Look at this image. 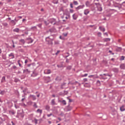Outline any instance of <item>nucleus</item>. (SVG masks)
Returning <instances> with one entry per match:
<instances>
[{
  "label": "nucleus",
  "instance_id": "052dcab7",
  "mask_svg": "<svg viewBox=\"0 0 125 125\" xmlns=\"http://www.w3.org/2000/svg\"><path fill=\"white\" fill-rule=\"evenodd\" d=\"M37 97H40V94L37 95Z\"/></svg>",
  "mask_w": 125,
  "mask_h": 125
},
{
  "label": "nucleus",
  "instance_id": "e2e57ef3",
  "mask_svg": "<svg viewBox=\"0 0 125 125\" xmlns=\"http://www.w3.org/2000/svg\"><path fill=\"white\" fill-rule=\"evenodd\" d=\"M104 35H106V36H108V34H107V33H104Z\"/></svg>",
  "mask_w": 125,
  "mask_h": 125
},
{
  "label": "nucleus",
  "instance_id": "4d7b16f0",
  "mask_svg": "<svg viewBox=\"0 0 125 125\" xmlns=\"http://www.w3.org/2000/svg\"><path fill=\"white\" fill-rule=\"evenodd\" d=\"M26 20L25 19H22V22H24V21H25Z\"/></svg>",
  "mask_w": 125,
  "mask_h": 125
},
{
  "label": "nucleus",
  "instance_id": "f8f14e48",
  "mask_svg": "<svg viewBox=\"0 0 125 125\" xmlns=\"http://www.w3.org/2000/svg\"><path fill=\"white\" fill-rule=\"evenodd\" d=\"M20 42H21V44H24L25 43V40L24 39H21L20 40Z\"/></svg>",
  "mask_w": 125,
  "mask_h": 125
},
{
  "label": "nucleus",
  "instance_id": "b1692460",
  "mask_svg": "<svg viewBox=\"0 0 125 125\" xmlns=\"http://www.w3.org/2000/svg\"><path fill=\"white\" fill-rule=\"evenodd\" d=\"M45 109L46 110H49V109H50V107L49 106V105H46Z\"/></svg>",
  "mask_w": 125,
  "mask_h": 125
},
{
  "label": "nucleus",
  "instance_id": "bf43d9fd",
  "mask_svg": "<svg viewBox=\"0 0 125 125\" xmlns=\"http://www.w3.org/2000/svg\"><path fill=\"white\" fill-rule=\"evenodd\" d=\"M58 120H59V121H61V118H58Z\"/></svg>",
  "mask_w": 125,
  "mask_h": 125
},
{
  "label": "nucleus",
  "instance_id": "0e129e2a",
  "mask_svg": "<svg viewBox=\"0 0 125 125\" xmlns=\"http://www.w3.org/2000/svg\"><path fill=\"white\" fill-rule=\"evenodd\" d=\"M13 47H15V45H14V44L13 45Z\"/></svg>",
  "mask_w": 125,
  "mask_h": 125
},
{
  "label": "nucleus",
  "instance_id": "6ab92c4d",
  "mask_svg": "<svg viewBox=\"0 0 125 125\" xmlns=\"http://www.w3.org/2000/svg\"><path fill=\"white\" fill-rule=\"evenodd\" d=\"M5 82V77L3 76L1 79V83H4Z\"/></svg>",
  "mask_w": 125,
  "mask_h": 125
},
{
  "label": "nucleus",
  "instance_id": "a18cd8bd",
  "mask_svg": "<svg viewBox=\"0 0 125 125\" xmlns=\"http://www.w3.org/2000/svg\"><path fill=\"white\" fill-rule=\"evenodd\" d=\"M22 97H24V98L21 99L22 102H24V100H25V96H22Z\"/></svg>",
  "mask_w": 125,
  "mask_h": 125
},
{
  "label": "nucleus",
  "instance_id": "ea45409f",
  "mask_svg": "<svg viewBox=\"0 0 125 125\" xmlns=\"http://www.w3.org/2000/svg\"><path fill=\"white\" fill-rule=\"evenodd\" d=\"M18 64H19L20 67H21V63H20V60H19V61H18Z\"/></svg>",
  "mask_w": 125,
  "mask_h": 125
},
{
  "label": "nucleus",
  "instance_id": "c756f323",
  "mask_svg": "<svg viewBox=\"0 0 125 125\" xmlns=\"http://www.w3.org/2000/svg\"><path fill=\"white\" fill-rule=\"evenodd\" d=\"M33 106L35 107V108H38V105H37V103H34Z\"/></svg>",
  "mask_w": 125,
  "mask_h": 125
},
{
  "label": "nucleus",
  "instance_id": "49530a36",
  "mask_svg": "<svg viewBox=\"0 0 125 125\" xmlns=\"http://www.w3.org/2000/svg\"><path fill=\"white\" fill-rule=\"evenodd\" d=\"M12 23H13L14 24V25H15V24H16V23H15V21H14L13 20L11 21Z\"/></svg>",
  "mask_w": 125,
  "mask_h": 125
},
{
  "label": "nucleus",
  "instance_id": "603ef678",
  "mask_svg": "<svg viewBox=\"0 0 125 125\" xmlns=\"http://www.w3.org/2000/svg\"><path fill=\"white\" fill-rule=\"evenodd\" d=\"M92 77H93V75H90L88 76L89 78H92Z\"/></svg>",
  "mask_w": 125,
  "mask_h": 125
},
{
  "label": "nucleus",
  "instance_id": "2eb2a0df",
  "mask_svg": "<svg viewBox=\"0 0 125 125\" xmlns=\"http://www.w3.org/2000/svg\"><path fill=\"white\" fill-rule=\"evenodd\" d=\"M83 7H84V5H80V6H78L77 8L78 9H82L83 8Z\"/></svg>",
  "mask_w": 125,
  "mask_h": 125
},
{
  "label": "nucleus",
  "instance_id": "3c124183",
  "mask_svg": "<svg viewBox=\"0 0 125 125\" xmlns=\"http://www.w3.org/2000/svg\"><path fill=\"white\" fill-rule=\"evenodd\" d=\"M38 27H39V28H41L42 27V24H39Z\"/></svg>",
  "mask_w": 125,
  "mask_h": 125
},
{
  "label": "nucleus",
  "instance_id": "2f4dec72",
  "mask_svg": "<svg viewBox=\"0 0 125 125\" xmlns=\"http://www.w3.org/2000/svg\"><path fill=\"white\" fill-rule=\"evenodd\" d=\"M104 76H105V77H112V75H110L109 74H104Z\"/></svg>",
  "mask_w": 125,
  "mask_h": 125
},
{
  "label": "nucleus",
  "instance_id": "79ce46f5",
  "mask_svg": "<svg viewBox=\"0 0 125 125\" xmlns=\"http://www.w3.org/2000/svg\"><path fill=\"white\" fill-rule=\"evenodd\" d=\"M47 117H49L52 116V113H50V114H47Z\"/></svg>",
  "mask_w": 125,
  "mask_h": 125
},
{
  "label": "nucleus",
  "instance_id": "bb28decb",
  "mask_svg": "<svg viewBox=\"0 0 125 125\" xmlns=\"http://www.w3.org/2000/svg\"><path fill=\"white\" fill-rule=\"evenodd\" d=\"M110 39L109 38H106L104 39L105 42H110Z\"/></svg>",
  "mask_w": 125,
  "mask_h": 125
},
{
  "label": "nucleus",
  "instance_id": "f257e3e1",
  "mask_svg": "<svg viewBox=\"0 0 125 125\" xmlns=\"http://www.w3.org/2000/svg\"><path fill=\"white\" fill-rule=\"evenodd\" d=\"M89 12H90V10L89 9H85L83 11V14L84 15H87V14H89Z\"/></svg>",
  "mask_w": 125,
  "mask_h": 125
},
{
  "label": "nucleus",
  "instance_id": "4be33fe9",
  "mask_svg": "<svg viewBox=\"0 0 125 125\" xmlns=\"http://www.w3.org/2000/svg\"><path fill=\"white\" fill-rule=\"evenodd\" d=\"M48 39H50V40H51V44H52V41H53V39H51L50 37H47L46 38V40L47 41V40H48Z\"/></svg>",
  "mask_w": 125,
  "mask_h": 125
},
{
  "label": "nucleus",
  "instance_id": "0eeeda50",
  "mask_svg": "<svg viewBox=\"0 0 125 125\" xmlns=\"http://www.w3.org/2000/svg\"><path fill=\"white\" fill-rule=\"evenodd\" d=\"M9 57H11V59L14 58V54L13 53H10L8 55Z\"/></svg>",
  "mask_w": 125,
  "mask_h": 125
},
{
  "label": "nucleus",
  "instance_id": "58836bf2",
  "mask_svg": "<svg viewBox=\"0 0 125 125\" xmlns=\"http://www.w3.org/2000/svg\"><path fill=\"white\" fill-rule=\"evenodd\" d=\"M34 123L37 124H38V120L36 119H34Z\"/></svg>",
  "mask_w": 125,
  "mask_h": 125
},
{
  "label": "nucleus",
  "instance_id": "9d476101",
  "mask_svg": "<svg viewBox=\"0 0 125 125\" xmlns=\"http://www.w3.org/2000/svg\"><path fill=\"white\" fill-rule=\"evenodd\" d=\"M98 10L99 11H102V7L100 5H98Z\"/></svg>",
  "mask_w": 125,
  "mask_h": 125
},
{
  "label": "nucleus",
  "instance_id": "39448f33",
  "mask_svg": "<svg viewBox=\"0 0 125 125\" xmlns=\"http://www.w3.org/2000/svg\"><path fill=\"white\" fill-rule=\"evenodd\" d=\"M29 97H30V98H32V100H36V99H37L36 96L34 95H30L29 96Z\"/></svg>",
  "mask_w": 125,
  "mask_h": 125
},
{
  "label": "nucleus",
  "instance_id": "5fc2aeb1",
  "mask_svg": "<svg viewBox=\"0 0 125 125\" xmlns=\"http://www.w3.org/2000/svg\"><path fill=\"white\" fill-rule=\"evenodd\" d=\"M11 123H12V125H15V124H14L13 121L11 122Z\"/></svg>",
  "mask_w": 125,
  "mask_h": 125
},
{
  "label": "nucleus",
  "instance_id": "e433bc0d",
  "mask_svg": "<svg viewBox=\"0 0 125 125\" xmlns=\"http://www.w3.org/2000/svg\"><path fill=\"white\" fill-rule=\"evenodd\" d=\"M62 35L64 37H67V36H68V33H63Z\"/></svg>",
  "mask_w": 125,
  "mask_h": 125
},
{
  "label": "nucleus",
  "instance_id": "6e6d98bb",
  "mask_svg": "<svg viewBox=\"0 0 125 125\" xmlns=\"http://www.w3.org/2000/svg\"><path fill=\"white\" fill-rule=\"evenodd\" d=\"M18 18H20V19H22V17H21V16H19V17H18Z\"/></svg>",
  "mask_w": 125,
  "mask_h": 125
},
{
  "label": "nucleus",
  "instance_id": "cd10ccee",
  "mask_svg": "<svg viewBox=\"0 0 125 125\" xmlns=\"http://www.w3.org/2000/svg\"><path fill=\"white\" fill-rule=\"evenodd\" d=\"M97 85H98L99 86L101 85V83H100V81H97Z\"/></svg>",
  "mask_w": 125,
  "mask_h": 125
},
{
  "label": "nucleus",
  "instance_id": "c85d7f7f",
  "mask_svg": "<svg viewBox=\"0 0 125 125\" xmlns=\"http://www.w3.org/2000/svg\"><path fill=\"white\" fill-rule=\"evenodd\" d=\"M44 23L45 24V25H48V24H49V21H44Z\"/></svg>",
  "mask_w": 125,
  "mask_h": 125
},
{
  "label": "nucleus",
  "instance_id": "a878e982",
  "mask_svg": "<svg viewBox=\"0 0 125 125\" xmlns=\"http://www.w3.org/2000/svg\"><path fill=\"white\" fill-rule=\"evenodd\" d=\"M23 73H30L28 69H25L23 70Z\"/></svg>",
  "mask_w": 125,
  "mask_h": 125
},
{
  "label": "nucleus",
  "instance_id": "412c9836",
  "mask_svg": "<svg viewBox=\"0 0 125 125\" xmlns=\"http://www.w3.org/2000/svg\"><path fill=\"white\" fill-rule=\"evenodd\" d=\"M37 113H40V114H42V109H38L37 110Z\"/></svg>",
  "mask_w": 125,
  "mask_h": 125
},
{
  "label": "nucleus",
  "instance_id": "72a5a7b5",
  "mask_svg": "<svg viewBox=\"0 0 125 125\" xmlns=\"http://www.w3.org/2000/svg\"><path fill=\"white\" fill-rule=\"evenodd\" d=\"M69 11H70V13H74V10H73L72 9H70Z\"/></svg>",
  "mask_w": 125,
  "mask_h": 125
},
{
  "label": "nucleus",
  "instance_id": "c9c22d12",
  "mask_svg": "<svg viewBox=\"0 0 125 125\" xmlns=\"http://www.w3.org/2000/svg\"><path fill=\"white\" fill-rule=\"evenodd\" d=\"M71 68H72V66H67V69L68 70H71Z\"/></svg>",
  "mask_w": 125,
  "mask_h": 125
},
{
  "label": "nucleus",
  "instance_id": "7c9ffc66",
  "mask_svg": "<svg viewBox=\"0 0 125 125\" xmlns=\"http://www.w3.org/2000/svg\"><path fill=\"white\" fill-rule=\"evenodd\" d=\"M73 3H74V4H75V5H78L79 4V3H78V1H74Z\"/></svg>",
  "mask_w": 125,
  "mask_h": 125
},
{
  "label": "nucleus",
  "instance_id": "774afa93",
  "mask_svg": "<svg viewBox=\"0 0 125 125\" xmlns=\"http://www.w3.org/2000/svg\"><path fill=\"white\" fill-rule=\"evenodd\" d=\"M8 19H9V20H11V19L10 18H9Z\"/></svg>",
  "mask_w": 125,
  "mask_h": 125
},
{
  "label": "nucleus",
  "instance_id": "864d4df0",
  "mask_svg": "<svg viewBox=\"0 0 125 125\" xmlns=\"http://www.w3.org/2000/svg\"><path fill=\"white\" fill-rule=\"evenodd\" d=\"M84 82H87V79H84Z\"/></svg>",
  "mask_w": 125,
  "mask_h": 125
},
{
  "label": "nucleus",
  "instance_id": "8fccbe9b",
  "mask_svg": "<svg viewBox=\"0 0 125 125\" xmlns=\"http://www.w3.org/2000/svg\"><path fill=\"white\" fill-rule=\"evenodd\" d=\"M15 83H17V82H18V79H15Z\"/></svg>",
  "mask_w": 125,
  "mask_h": 125
},
{
  "label": "nucleus",
  "instance_id": "09e8293b",
  "mask_svg": "<svg viewBox=\"0 0 125 125\" xmlns=\"http://www.w3.org/2000/svg\"><path fill=\"white\" fill-rule=\"evenodd\" d=\"M70 7L71 8H73V7H74V6H73V4L72 3H70Z\"/></svg>",
  "mask_w": 125,
  "mask_h": 125
},
{
  "label": "nucleus",
  "instance_id": "c03bdc74",
  "mask_svg": "<svg viewBox=\"0 0 125 125\" xmlns=\"http://www.w3.org/2000/svg\"><path fill=\"white\" fill-rule=\"evenodd\" d=\"M87 74H85L84 75H82V77H87Z\"/></svg>",
  "mask_w": 125,
  "mask_h": 125
},
{
  "label": "nucleus",
  "instance_id": "a211bd4d",
  "mask_svg": "<svg viewBox=\"0 0 125 125\" xmlns=\"http://www.w3.org/2000/svg\"><path fill=\"white\" fill-rule=\"evenodd\" d=\"M32 104H33V102L32 101H29L27 102V105H28L29 106H31V105H32Z\"/></svg>",
  "mask_w": 125,
  "mask_h": 125
},
{
  "label": "nucleus",
  "instance_id": "13d9d810",
  "mask_svg": "<svg viewBox=\"0 0 125 125\" xmlns=\"http://www.w3.org/2000/svg\"><path fill=\"white\" fill-rule=\"evenodd\" d=\"M68 18H69V17H65V19H68Z\"/></svg>",
  "mask_w": 125,
  "mask_h": 125
},
{
  "label": "nucleus",
  "instance_id": "dca6fc26",
  "mask_svg": "<svg viewBox=\"0 0 125 125\" xmlns=\"http://www.w3.org/2000/svg\"><path fill=\"white\" fill-rule=\"evenodd\" d=\"M99 29L101 30V31H102V32H105V28L102 27V26H100Z\"/></svg>",
  "mask_w": 125,
  "mask_h": 125
},
{
  "label": "nucleus",
  "instance_id": "4468645a",
  "mask_svg": "<svg viewBox=\"0 0 125 125\" xmlns=\"http://www.w3.org/2000/svg\"><path fill=\"white\" fill-rule=\"evenodd\" d=\"M51 104L52 105H56V104H55V100L54 99L51 100Z\"/></svg>",
  "mask_w": 125,
  "mask_h": 125
},
{
  "label": "nucleus",
  "instance_id": "de8ad7c7",
  "mask_svg": "<svg viewBox=\"0 0 125 125\" xmlns=\"http://www.w3.org/2000/svg\"><path fill=\"white\" fill-rule=\"evenodd\" d=\"M24 63H25V64H27V63H28V60H25V62H24Z\"/></svg>",
  "mask_w": 125,
  "mask_h": 125
},
{
  "label": "nucleus",
  "instance_id": "69168bd1",
  "mask_svg": "<svg viewBox=\"0 0 125 125\" xmlns=\"http://www.w3.org/2000/svg\"><path fill=\"white\" fill-rule=\"evenodd\" d=\"M23 106H26L25 104H23Z\"/></svg>",
  "mask_w": 125,
  "mask_h": 125
},
{
  "label": "nucleus",
  "instance_id": "f3484780",
  "mask_svg": "<svg viewBox=\"0 0 125 125\" xmlns=\"http://www.w3.org/2000/svg\"><path fill=\"white\" fill-rule=\"evenodd\" d=\"M114 6L119 7V8H122V5L120 4H117V5H116V4H114Z\"/></svg>",
  "mask_w": 125,
  "mask_h": 125
},
{
  "label": "nucleus",
  "instance_id": "1a4fd4ad",
  "mask_svg": "<svg viewBox=\"0 0 125 125\" xmlns=\"http://www.w3.org/2000/svg\"><path fill=\"white\" fill-rule=\"evenodd\" d=\"M120 110L121 112H123V111H125V105H122L120 107Z\"/></svg>",
  "mask_w": 125,
  "mask_h": 125
},
{
  "label": "nucleus",
  "instance_id": "20e7f679",
  "mask_svg": "<svg viewBox=\"0 0 125 125\" xmlns=\"http://www.w3.org/2000/svg\"><path fill=\"white\" fill-rule=\"evenodd\" d=\"M64 14H65V15H66V16L68 17V18H70V17H71V15H70V13L66 11Z\"/></svg>",
  "mask_w": 125,
  "mask_h": 125
},
{
  "label": "nucleus",
  "instance_id": "aec40b11",
  "mask_svg": "<svg viewBox=\"0 0 125 125\" xmlns=\"http://www.w3.org/2000/svg\"><path fill=\"white\" fill-rule=\"evenodd\" d=\"M14 32H16V33H19V28H15L13 30Z\"/></svg>",
  "mask_w": 125,
  "mask_h": 125
},
{
  "label": "nucleus",
  "instance_id": "473e14b6",
  "mask_svg": "<svg viewBox=\"0 0 125 125\" xmlns=\"http://www.w3.org/2000/svg\"><path fill=\"white\" fill-rule=\"evenodd\" d=\"M71 110H72V107L69 106V107L67 108V111H71Z\"/></svg>",
  "mask_w": 125,
  "mask_h": 125
},
{
  "label": "nucleus",
  "instance_id": "5701e85b",
  "mask_svg": "<svg viewBox=\"0 0 125 125\" xmlns=\"http://www.w3.org/2000/svg\"><path fill=\"white\" fill-rule=\"evenodd\" d=\"M9 114H11V115H14V114H15V112L13 111H9Z\"/></svg>",
  "mask_w": 125,
  "mask_h": 125
},
{
  "label": "nucleus",
  "instance_id": "4c0bfd02",
  "mask_svg": "<svg viewBox=\"0 0 125 125\" xmlns=\"http://www.w3.org/2000/svg\"><path fill=\"white\" fill-rule=\"evenodd\" d=\"M120 60H125V57L122 56L120 59Z\"/></svg>",
  "mask_w": 125,
  "mask_h": 125
},
{
  "label": "nucleus",
  "instance_id": "7ed1b4c3",
  "mask_svg": "<svg viewBox=\"0 0 125 125\" xmlns=\"http://www.w3.org/2000/svg\"><path fill=\"white\" fill-rule=\"evenodd\" d=\"M112 1H113V0H107V4L108 6H111L112 4L111 2H112Z\"/></svg>",
  "mask_w": 125,
  "mask_h": 125
},
{
  "label": "nucleus",
  "instance_id": "9b49d317",
  "mask_svg": "<svg viewBox=\"0 0 125 125\" xmlns=\"http://www.w3.org/2000/svg\"><path fill=\"white\" fill-rule=\"evenodd\" d=\"M84 86H85V87H90V84L86 83L84 84Z\"/></svg>",
  "mask_w": 125,
  "mask_h": 125
},
{
  "label": "nucleus",
  "instance_id": "ddd939ff",
  "mask_svg": "<svg viewBox=\"0 0 125 125\" xmlns=\"http://www.w3.org/2000/svg\"><path fill=\"white\" fill-rule=\"evenodd\" d=\"M120 68H121V69H125V64H124V63L121 64L120 65Z\"/></svg>",
  "mask_w": 125,
  "mask_h": 125
},
{
  "label": "nucleus",
  "instance_id": "a19ab883",
  "mask_svg": "<svg viewBox=\"0 0 125 125\" xmlns=\"http://www.w3.org/2000/svg\"><path fill=\"white\" fill-rule=\"evenodd\" d=\"M60 53V51H57V52L56 53V55H58V54Z\"/></svg>",
  "mask_w": 125,
  "mask_h": 125
},
{
  "label": "nucleus",
  "instance_id": "f03ea898",
  "mask_svg": "<svg viewBox=\"0 0 125 125\" xmlns=\"http://www.w3.org/2000/svg\"><path fill=\"white\" fill-rule=\"evenodd\" d=\"M85 4L86 7H90V6H91L92 5L91 3H90V2H89V1H86Z\"/></svg>",
  "mask_w": 125,
  "mask_h": 125
},
{
  "label": "nucleus",
  "instance_id": "680f3d73",
  "mask_svg": "<svg viewBox=\"0 0 125 125\" xmlns=\"http://www.w3.org/2000/svg\"><path fill=\"white\" fill-rule=\"evenodd\" d=\"M52 97H55V95H52Z\"/></svg>",
  "mask_w": 125,
  "mask_h": 125
},
{
  "label": "nucleus",
  "instance_id": "393cba45",
  "mask_svg": "<svg viewBox=\"0 0 125 125\" xmlns=\"http://www.w3.org/2000/svg\"><path fill=\"white\" fill-rule=\"evenodd\" d=\"M62 104H63V105H66V104H67V103H66V101H65V100H62Z\"/></svg>",
  "mask_w": 125,
  "mask_h": 125
},
{
  "label": "nucleus",
  "instance_id": "f704fd0d",
  "mask_svg": "<svg viewBox=\"0 0 125 125\" xmlns=\"http://www.w3.org/2000/svg\"><path fill=\"white\" fill-rule=\"evenodd\" d=\"M0 94H1V95H3V94H4V91H1L0 92Z\"/></svg>",
  "mask_w": 125,
  "mask_h": 125
},
{
  "label": "nucleus",
  "instance_id": "338daca9",
  "mask_svg": "<svg viewBox=\"0 0 125 125\" xmlns=\"http://www.w3.org/2000/svg\"><path fill=\"white\" fill-rule=\"evenodd\" d=\"M48 123H49V124H51V122H50V121H49Z\"/></svg>",
  "mask_w": 125,
  "mask_h": 125
},
{
  "label": "nucleus",
  "instance_id": "6e6552de",
  "mask_svg": "<svg viewBox=\"0 0 125 125\" xmlns=\"http://www.w3.org/2000/svg\"><path fill=\"white\" fill-rule=\"evenodd\" d=\"M44 73H45V74H50L51 71L49 69H47L44 70Z\"/></svg>",
  "mask_w": 125,
  "mask_h": 125
},
{
  "label": "nucleus",
  "instance_id": "423d86ee",
  "mask_svg": "<svg viewBox=\"0 0 125 125\" xmlns=\"http://www.w3.org/2000/svg\"><path fill=\"white\" fill-rule=\"evenodd\" d=\"M72 17L74 20H77L78 19V15H76V14H74L73 15Z\"/></svg>",
  "mask_w": 125,
  "mask_h": 125
},
{
  "label": "nucleus",
  "instance_id": "37998d69",
  "mask_svg": "<svg viewBox=\"0 0 125 125\" xmlns=\"http://www.w3.org/2000/svg\"><path fill=\"white\" fill-rule=\"evenodd\" d=\"M98 37H101V33L99 32V33H98Z\"/></svg>",
  "mask_w": 125,
  "mask_h": 125
}]
</instances>
